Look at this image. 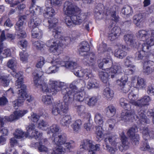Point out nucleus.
I'll list each match as a JSON object with an SVG mask.
<instances>
[{"label":"nucleus","instance_id":"f257e3e1","mask_svg":"<svg viewBox=\"0 0 154 154\" xmlns=\"http://www.w3.org/2000/svg\"><path fill=\"white\" fill-rule=\"evenodd\" d=\"M81 9L74 3L69 1H66L64 3L63 9V12L66 15L65 17V23L66 26L69 27L74 25H79L87 17L85 13H80Z\"/></svg>","mask_w":154,"mask_h":154},{"label":"nucleus","instance_id":"f03ea898","mask_svg":"<svg viewBox=\"0 0 154 154\" xmlns=\"http://www.w3.org/2000/svg\"><path fill=\"white\" fill-rule=\"evenodd\" d=\"M63 95V102H57L55 103L53 106L52 113L54 115L58 114L62 115L63 113H66L69 109V106L73 102V95H67L66 94Z\"/></svg>","mask_w":154,"mask_h":154},{"label":"nucleus","instance_id":"7ed1b4c3","mask_svg":"<svg viewBox=\"0 0 154 154\" xmlns=\"http://www.w3.org/2000/svg\"><path fill=\"white\" fill-rule=\"evenodd\" d=\"M84 89V87H82L80 89L78 88L72 83L70 84L69 88H64L62 90V94H66L67 95H73V100L80 101H82L84 100H86L87 97H84V94L82 92Z\"/></svg>","mask_w":154,"mask_h":154},{"label":"nucleus","instance_id":"20e7f679","mask_svg":"<svg viewBox=\"0 0 154 154\" xmlns=\"http://www.w3.org/2000/svg\"><path fill=\"white\" fill-rule=\"evenodd\" d=\"M28 112L27 110L15 111L14 114L9 116H5L0 117V132L3 136L7 135L8 131L6 128L4 127L5 123L8 122H11L14 120L17 119L22 117Z\"/></svg>","mask_w":154,"mask_h":154},{"label":"nucleus","instance_id":"39448f33","mask_svg":"<svg viewBox=\"0 0 154 154\" xmlns=\"http://www.w3.org/2000/svg\"><path fill=\"white\" fill-rule=\"evenodd\" d=\"M79 49L80 54L84 56L83 62L86 63L89 66H94L96 63L94 54L92 53H88L89 50V46L86 42H82L80 44Z\"/></svg>","mask_w":154,"mask_h":154},{"label":"nucleus","instance_id":"423d86ee","mask_svg":"<svg viewBox=\"0 0 154 154\" xmlns=\"http://www.w3.org/2000/svg\"><path fill=\"white\" fill-rule=\"evenodd\" d=\"M140 131L142 134L143 137L144 141L143 145L140 147V149L143 151H149L150 147L149 144L148 140L154 137V131L152 130H150L146 127L141 128Z\"/></svg>","mask_w":154,"mask_h":154},{"label":"nucleus","instance_id":"0eeeda50","mask_svg":"<svg viewBox=\"0 0 154 154\" xmlns=\"http://www.w3.org/2000/svg\"><path fill=\"white\" fill-rule=\"evenodd\" d=\"M128 97L131 103L135 106L141 107L147 105L148 103L150 100L149 97L145 96L140 100L136 101L135 100L138 98V96L137 94H134L133 91L129 93Z\"/></svg>","mask_w":154,"mask_h":154},{"label":"nucleus","instance_id":"6e6552de","mask_svg":"<svg viewBox=\"0 0 154 154\" xmlns=\"http://www.w3.org/2000/svg\"><path fill=\"white\" fill-rule=\"evenodd\" d=\"M60 41L54 38L48 40L46 43V45L50 48V50L55 55H59L62 51V48L59 44Z\"/></svg>","mask_w":154,"mask_h":154},{"label":"nucleus","instance_id":"1a4fd4ad","mask_svg":"<svg viewBox=\"0 0 154 154\" xmlns=\"http://www.w3.org/2000/svg\"><path fill=\"white\" fill-rule=\"evenodd\" d=\"M53 33L55 38H59L61 39L62 40L61 42L62 44L65 45H68L71 41H74L78 37V35L74 34H73L70 38L69 37H61V29L57 30L55 29H54L53 30Z\"/></svg>","mask_w":154,"mask_h":154},{"label":"nucleus","instance_id":"9d476101","mask_svg":"<svg viewBox=\"0 0 154 154\" xmlns=\"http://www.w3.org/2000/svg\"><path fill=\"white\" fill-rule=\"evenodd\" d=\"M74 74L79 77H83L86 80H88L89 78L93 77L92 71L89 69H86L82 70L79 66L72 71Z\"/></svg>","mask_w":154,"mask_h":154},{"label":"nucleus","instance_id":"9b49d317","mask_svg":"<svg viewBox=\"0 0 154 154\" xmlns=\"http://www.w3.org/2000/svg\"><path fill=\"white\" fill-rule=\"evenodd\" d=\"M11 73L13 77L18 79L15 83V87L16 88H20V90H26V86L23 84V78L22 77L23 75L22 72H17L15 69L13 70Z\"/></svg>","mask_w":154,"mask_h":154},{"label":"nucleus","instance_id":"f8f14e48","mask_svg":"<svg viewBox=\"0 0 154 154\" xmlns=\"http://www.w3.org/2000/svg\"><path fill=\"white\" fill-rule=\"evenodd\" d=\"M18 99L13 102V105L15 109H17L19 106H21L23 102L26 97V90H18Z\"/></svg>","mask_w":154,"mask_h":154},{"label":"nucleus","instance_id":"ddd939ff","mask_svg":"<svg viewBox=\"0 0 154 154\" xmlns=\"http://www.w3.org/2000/svg\"><path fill=\"white\" fill-rule=\"evenodd\" d=\"M100 145L96 144L94 145L92 140L87 139L84 140L81 142V144L80 146V149H83L85 150L93 149L97 150L99 149Z\"/></svg>","mask_w":154,"mask_h":154},{"label":"nucleus","instance_id":"4468645a","mask_svg":"<svg viewBox=\"0 0 154 154\" xmlns=\"http://www.w3.org/2000/svg\"><path fill=\"white\" fill-rule=\"evenodd\" d=\"M113 24L112 23L110 25L109 28L111 29V33L109 34L108 36V39L110 41H113L116 39L119 36L121 33V30L120 27L117 26H113Z\"/></svg>","mask_w":154,"mask_h":154},{"label":"nucleus","instance_id":"2eb2a0df","mask_svg":"<svg viewBox=\"0 0 154 154\" xmlns=\"http://www.w3.org/2000/svg\"><path fill=\"white\" fill-rule=\"evenodd\" d=\"M51 87L50 93L52 95L55 94L58 91H60L64 85V83L50 80L49 83Z\"/></svg>","mask_w":154,"mask_h":154},{"label":"nucleus","instance_id":"dca6fc26","mask_svg":"<svg viewBox=\"0 0 154 154\" xmlns=\"http://www.w3.org/2000/svg\"><path fill=\"white\" fill-rule=\"evenodd\" d=\"M134 118L136 120L138 119L139 122L143 124L149 123L150 120L146 118L143 110L140 109V111L138 110L137 112L134 111Z\"/></svg>","mask_w":154,"mask_h":154},{"label":"nucleus","instance_id":"f3484780","mask_svg":"<svg viewBox=\"0 0 154 154\" xmlns=\"http://www.w3.org/2000/svg\"><path fill=\"white\" fill-rule=\"evenodd\" d=\"M109 71V75L113 78L116 77L117 75L121 73L122 68L120 65L118 63H115L112 65L110 68L106 69Z\"/></svg>","mask_w":154,"mask_h":154},{"label":"nucleus","instance_id":"a211bd4d","mask_svg":"<svg viewBox=\"0 0 154 154\" xmlns=\"http://www.w3.org/2000/svg\"><path fill=\"white\" fill-rule=\"evenodd\" d=\"M52 142L54 144L63 145L66 142V137L64 134H61L57 137L55 134H53Z\"/></svg>","mask_w":154,"mask_h":154},{"label":"nucleus","instance_id":"6ab92c4d","mask_svg":"<svg viewBox=\"0 0 154 154\" xmlns=\"http://www.w3.org/2000/svg\"><path fill=\"white\" fill-rule=\"evenodd\" d=\"M57 63L60 64L61 66H65L66 68L70 69L72 72L79 66L76 62L73 61H69L65 63L60 61H54V63Z\"/></svg>","mask_w":154,"mask_h":154},{"label":"nucleus","instance_id":"aec40b11","mask_svg":"<svg viewBox=\"0 0 154 154\" xmlns=\"http://www.w3.org/2000/svg\"><path fill=\"white\" fill-rule=\"evenodd\" d=\"M127 77L126 76H123L121 78L120 80H118L117 82H120V88L121 89L122 91L124 93H126L128 92L130 90L131 87L128 85L126 84L125 83L127 81Z\"/></svg>","mask_w":154,"mask_h":154},{"label":"nucleus","instance_id":"412c9836","mask_svg":"<svg viewBox=\"0 0 154 154\" xmlns=\"http://www.w3.org/2000/svg\"><path fill=\"white\" fill-rule=\"evenodd\" d=\"M119 7L116 5H113L110 9L109 10H108L106 9V14H108V13L111 15V17H112V19L116 21H117L119 19V17L117 15V14L119 10Z\"/></svg>","mask_w":154,"mask_h":154},{"label":"nucleus","instance_id":"4be33fe9","mask_svg":"<svg viewBox=\"0 0 154 154\" xmlns=\"http://www.w3.org/2000/svg\"><path fill=\"white\" fill-rule=\"evenodd\" d=\"M124 38L125 42L129 44V45L131 47H136L137 45V42L133 35L130 34L125 35L124 36Z\"/></svg>","mask_w":154,"mask_h":154},{"label":"nucleus","instance_id":"5701e85b","mask_svg":"<svg viewBox=\"0 0 154 154\" xmlns=\"http://www.w3.org/2000/svg\"><path fill=\"white\" fill-rule=\"evenodd\" d=\"M133 60V58L132 57L128 56L124 61L125 66L128 67L130 68L128 69L129 71V73L130 74H133L136 70L135 66L131 63Z\"/></svg>","mask_w":154,"mask_h":154},{"label":"nucleus","instance_id":"b1692460","mask_svg":"<svg viewBox=\"0 0 154 154\" xmlns=\"http://www.w3.org/2000/svg\"><path fill=\"white\" fill-rule=\"evenodd\" d=\"M127 49V47L125 46L120 45L118 49L116 50L115 52V56L119 58L122 59L127 55V53L125 51Z\"/></svg>","mask_w":154,"mask_h":154},{"label":"nucleus","instance_id":"393cba45","mask_svg":"<svg viewBox=\"0 0 154 154\" xmlns=\"http://www.w3.org/2000/svg\"><path fill=\"white\" fill-rule=\"evenodd\" d=\"M116 141L117 136L116 135H110L104 139V144H108L109 142L113 147H116L117 146H119L118 143Z\"/></svg>","mask_w":154,"mask_h":154},{"label":"nucleus","instance_id":"a878e982","mask_svg":"<svg viewBox=\"0 0 154 154\" xmlns=\"http://www.w3.org/2000/svg\"><path fill=\"white\" fill-rule=\"evenodd\" d=\"M134 110L131 109L123 112L121 115L122 120L126 122L130 120L131 118H134Z\"/></svg>","mask_w":154,"mask_h":154},{"label":"nucleus","instance_id":"bb28decb","mask_svg":"<svg viewBox=\"0 0 154 154\" xmlns=\"http://www.w3.org/2000/svg\"><path fill=\"white\" fill-rule=\"evenodd\" d=\"M41 22V20L39 18L35 16L32 17L28 23V26L32 29H36Z\"/></svg>","mask_w":154,"mask_h":154},{"label":"nucleus","instance_id":"cd10ccee","mask_svg":"<svg viewBox=\"0 0 154 154\" xmlns=\"http://www.w3.org/2000/svg\"><path fill=\"white\" fill-rule=\"evenodd\" d=\"M147 66H144L143 72L147 75L149 74L154 71V62L149 61L145 63Z\"/></svg>","mask_w":154,"mask_h":154},{"label":"nucleus","instance_id":"c85d7f7f","mask_svg":"<svg viewBox=\"0 0 154 154\" xmlns=\"http://www.w3.org/2000/svg\"><path fill=\"white\" fill-rule=\"evenodd\" d=\"M57 20L56 18H52L50 20H48L47 19H45L43 21L44 24L46 26L48 25V27L49 28H53L52 30L54 29H55L57 30L60 29L57 28H55L56 25L57 23Z\"/></svg>","mask_w":154,"mask_h":154},{"label":"nucleus","instance_id":"c756f323","mask_svg":"<svg viewBox=\"0 0 154 154\" xmlns=\"http://www.w3.org/2000/svg\"><path fill=\"white\" fill-rule=\"evenodd\" d=\"M72 118L69 115H66L63 117L60 121L61 125L64 126L69 127L72 122Z\"/></svg>","mask_w":154,"mask_h":154},{"label":"nucleus","instance_id":"7c9ffc66","mask_svg":"<svg viewBox=\"0 0 154 154\" xmlns=\"http://www.w3.org/2000/svg\"><path fill=\"white\" fill-rule=\"evenodd\" d=\"M43 75V72L42 71L35 70L33 73L34 84L35 86H38V82H40L42 80L40 78Z\"/></svg>","mask_w":154,"mask_h":154},{"label":"nucleus","instance_id":"2f4dec72","mask_svg":"<svg viewBox=\"0 0 154 154\" xmlns=\"http://www.w3.org/2000/svg\"><path fill=\"white\" fill-rule=\"evenodd\" d=\"M98 51L100 53H105V54L109 55L110 53H112L111 48H107L106 44L102 43L100 44L98 48Z\"/></svg>","mask_w":154,"mask_h":154},{"label":"nucleus","instance_id":"473e14b6","mask_svg":"<svg viewBox=\"0 0 154 154\" xmlns=\"http://www.w3.org/2000/svg\"><path fill=\"white\" fill-rule=\"evenodd\" d=\"M113 94V91L109 87L106 88L103 92L104 97L109 100H110L112 99Z\"/></svg>","mask_w":154,"mask_h":154},{"label":"nucleus","instance_id":"72a5a7b5","mask_svg":"<svg viewBox=\"0 0 154 154\" xmlns=\"http://www.w3.org/2000/svg\"><path fill=\"white\" fill-rule=\"evenodd\" d=\"M30 13L36 15H39L42 13V10L41 7L36 5H31L29 7Z\"/></svg>","mask_w":154,"mask_h":154},{"label":"nucleus","instance_id":"f704fd0d","mask_svg":"<svg viewBox=\"0 0 154 154\" xmlns=\"http://www.w3.org/2000/svg\"><path fill=\"white\" fill-rule=\"evenodd\" d=\"M60 61L59 60H54L52 62L53 64L52 66L49 67L48 69L46 70V72L48 74H50L53 73H55L58 70L59 66H57L58 65H60L57 63H54V61Z\"/></svg>","mask_w":154,"mask_h":154},{"label":"nucleus","instance_id":"c9c22d12","mask_svg":"<svg viewBox=\"0 0 154 154\" xmlns=\"http://www.w3.org/2000/svg\"><path fill=\"white\" fill-rule=\"evenodd\" d=\"M137 37L142 38L145 41L148 40L149 38V30L147 31L144 30H139L137 33Z\"/></svg>","mask_w":154,"mask_h":154},{"label":"nucleus","instance_id":"e433bc0d","mask_svg":"<svg viewBox=\"0 0 154 154\" xmlns=\"http://www.w3.org/2000/svg\"><path fill=\"white\" fill-rule=\"evenodd\" d=\"M82 122L80 119H77L71 125V127L75 132L77 133L81 129Z\"/></svg>","mask_w":154,"mask_h":154},{"label":"nucleus","instance_id":"4c0bfd02","mask_svg":"<svg viewBox=\"0 0 154 154\" xmlns=\"http://www.w3.org/2000/svg\"><path fill=\"white\" fill-rule=\"evenodd\" d=\"M122 142L121 146L124 149H127L129 148V142L127 140V138L125 135L124 133L122 132L120 134Z\"/></svg>","mask_w":154,"mask_h":154},{"label":"nucleus","instance_id":"58836bf2","mask_svg":"<svg viewBox=\"0 0 154 154\" xmlns=\"http://www.w3.org/2000/svg\"><path fill=\"white\" fill-rule=\"evenodd\" d=\"M26 17L24 16L20 17L17 22L15 26V29L17 31H20L23 29V20L26 19Z\"/></svg>","mask_w":154,"mask_h":154},{"label":"nucleus","instance_id":"ea45409f","mask_svg":"<svg viewBox=\"0 0 154 154\" xmlns=\"http://www.w3.org/2000/svg\"><path fill=\"white\" fill-rule=\"evenodd\" d=\"M14 137L17 139H20L24 137H28L29 136L28 132L24 133L21 129H17L14 134Z\"/></svg>","mask_w":154,"mask_h":154},{"label":"nucleus","instance_id":"a19ab883","mask_svg":"<svg viewBox=\"0 0 154 154\" xmlns=\"http://www.w3.org/2000/svg\"><path fill=\"white\" fill-rule=\"evenodd\" d=\"M104 9V6L102 4H99L96 6L95 9L96 13L95 14V16L97 18L99 19H101V17H98V14H99V15H101V14H102L103 12Z\"/></svg>","mask_w":154,"mask_h":154},{"label":"nucleus","instance_id":"79ce46f5","mask_svg":"<svg viewBox=\"0 0 154 154\" xmlns=\"http://www.w3.org/2000/svg\"><path fill=\"white\" fill-rule=\"evenodd\" d=\"M33 146L37 147L38 150L40 152H47L48 151V148L43 144L42 141H40L39 143H35Z\"/></svg>","mask_w":154,"mask_h":154},{"label":"nucleus","instance_id":"37998d69","mask_svg":"<svg viewBox=\"0 0 154 154\" xmlns=\"http://www.w3.org/2000/svg\"><path fill=\"white\" fill-rule=\"evenodd\" d=\"M105 111L106 115L108 117H111L115 115L116 109L114 106L109 105L106 108Z\"/></svg>","mask_w":154,"mask_h":154},{"label":"nucleus","instance_id":"c03bdc74","mask_svg":"<svg viewBox=\"0 0 154 154\" xmlns=\"http://www.w3.org/2000/svg\"><path fill=\"white\" fill-rule=\"evenodd\" d=\"M57 146L54 149L51 154H62L65 153L66 149L63 145H55Z\"/></svg>","mask_w":154,"mask_h":154},{"label":"nucleus","instance_id":"a18cd8bd","mask_svg":"<svg viewBox=\"0 0 154 154\" xmlns=\"http://www.w3.org/2000/svg\"><path fill=\"white\" fill-rule=\"evenodd\" d=\"M143 14L142 13H139L135 15L133 17V22L137 26H138L143 20Z\"/></svg>","mask_w":154,"mask_h":154},{"label":"nucleus","instance_id":"49530a36","mask_svg":"<svg viewBox=\"0 0 154 154\" xmlns=\"http://www.w3.org/2000/svg\"><path fill=\"white\" fill-rule=\"evenodd\" d=\"M93 77L92 78H89L88 82L87 84V88L88 89H90L91 88L97 87L98 84L96 82V80L94 78V75L92 74Z\"/></svg>","mask_w":154,"mask_h":154},{"label":"nucleus","instance_id":"de8ad7c7","mask_svg":"<svg viewBox=\"0 0 154 154\" xmlns=\"http://www.w3.org/2000/svg\"><path fill=\"white\" fill-rule=\"evenodd\" d=\"M38 85L35 86L36 87L41 88L42 92H48L49 91V88H48V85L46 84L43 81H41L40 82H38Z\"/></svg>","mask_w":154,"mask_h":154},{"label":"nucleus","instance_id":"09e8293b","mask_svg":"<svg viewBox=\"0 0 154 154\" xmlns=\"http://www.w3.org/2000/svg\"><path fill=\"white\" fill-rule=\"evenodd\" d=\"M45 11L43 14L45 18H49V17H52L55 15V11L52 7L46 8Z\"/></svg>","mask_w":154,"mask_h":154},{"label":"nucleus","instance_id":"8fccbe9b","mask_svg":"<svg viewBox=\"0 0 154 154\" xmlns=\"http://www.w3.org/2000/svg\"><path fill=\"white\" fill-rule=\"evenodd\" d=\"M42 32L38 28L32 30V36L33 38L39 39L42 37Z\"/></svg>","mask_w":154,"mask_h":154},{"label":"nucleus","instance_id":"3c124183","mask_svg":"<svg viewBox=\"0 0 154 154\" xmlns=\"http://www.w3.org/2000/svg\"><path fill=\"white\" fill-rule=\"evenodd\" d=\"M99 75L100 78L104 83H106L108 79L109 75V72H105L101 71L99 72Z\"/></svg>","mask_w":154,"mask_h":154},{"label":"nucleus","instance_id":"603ef678","mask_svg":"<svg viewBox=\"0 0 154 154\" xmlns=\"http://www.w3.org/2000/svg\"><path fill=\"white\" fill-rule=\"evenodd\" d=\"M122 12L124 14L126 15L127 17H129L132 14V8L129 6H126L122 9Z\"/></svg>","mask_w":154,"mask_h":154},{"label":"nucleus","instance_id":"864d4df0","mask_svg":"<svg viewBox=\"0 0 154 154\" xmlns=\"http://www.w3.org/2000/svg\"><path fill=\"white\" fill-rule=\"evenodd\" d=\"M146 83L145 80L140 77L137 78L136 87L138 88H145L146 86Z\"/></svg>","mask_w":154,"mask_h":154},{"label":"nucleus","instance_id":"5fc2aeb1","mask_svg":"<svg viewBox=\"0 0 154 154\" xmlns=\"http://www.w3.org/2000/svg\"><path fill=\"white\" fill-rule=\"evenodd\" d=\"M103 149L106 150L108 152L111 153H114L117 150V146L116 147L110 146L108 144H103Z\"/></svg>","mask_w":154,"mask_h":154},{"label":"nucleus","instance_id":"6e6d98bb","mask_svg":"<svg viewBox=\"0 0 154 154\" xmlns=\"http://www.w3.org/2000/svg\"><path fill=\"white\" fill-rule=\"evenodd\" d=\"M94 120L96 123L99 125H102L103 123V117L100 113H97L95 116Z\"/></svg>","mask_w":154,"mask_h":154},{"label":"nucleus","instance_id":"4d7b16f0","mask_svg":"<svg viewBox=\"0 0 154 154\" xmlns=\"http://www.w3.org/2000/svg\"><path fill=\"white\" fill-rule=\"evenodd\" d=\"M147 41L149 44L152 45H154V30H149V38Z\"/></svg>","mask_w":154,"mask_h":154},{"label":"nucleus","instance_id":"13d9d810","mask_svg":"<svg viewBox=\"0 0 154 154\" xmlns=\"http://www.w3.org/2000/svg\"><path fill=\"white\" fill-rule=\"evenodd\" d=\"M52 99L50 96L44 95L42 97V101L45 104L49 105L52 103Z\"/></svg>","mask_w":154,"mask_h":154},{"label":"nucleus","instance_id":"bf43d9fd","mask_svg":"<svg viewBox=\"0 0 154 154\" xmlns=\"http://www.w3.org/2000/svg\"><path fill=\"white\" fill-rule=\"evenodd\" d=\"M98 98L97 96H93L90 98L88 101L87 104L90 106H93L97 102Z\"/></svg>","mask_w":154,"mask_h":154},{"label":"nucleus","instance_id":"052dcab7","mask_svg":"<svg viewBox=\"0 0 154 154\" xmlns=\"http://www.w3.org/2000/svg\"><path fill=\"white\" fill-rule=\"evenodd\" d=\"M7 66L10 68L12 71L15 69L16 67V62L14 59H12L9 60L7 63Z\"/></svg>","mask_w":154,"mask_h":154},{"label":"nucleus","instance_id":"680f3d73","mask_svg":"<svg viewBox=\"0 0 154 154\" xmlns=\"http://www.w3.org/2000/svg\"><path fill=\"white\" fill-rule=\"evenodd\" d=\"M65 143L63 146H64L67 149H73L75 146V143L72 140H70L68 142H66Z\"/></svg>","mask_w":154,"mask_h":154},{"label":"nucleus","instance_id":"e2e57ef3","mask_svg":"<svg viewBox=\"0 0 154 154\" xmlns=\"http://www.w3.org/2000/svg\"><path fill=\"white\" fill-rule=\"evenodd\" d=\"M33 47L37 49H41L43 47V43L40 41L32 42Z\"/></svg>","mask_w":154,"mask_h":154},{"label":"nucleus","instance_id":"0e129e2a","mask_svg":"<svg viewBox=\"0 0 154 154\" xmlns=\"http://www.w3.org/2000/svg\"><path fill=\"white\" fill-rule=\"evenodd\" d=\"M19 55L21 60L24 61L26 60L29 55L25 51H23L20 52Z\"/></svg>","mask_w":154,"mask_h":154},{"label":"nucleus","instance_id":"69168bd1","mask_svg":"<svg viewBox=\"0 0 154 154\" xmlns=\"http://www.w3.org/2000/svg\"><path fill=\"white\" fill-rule=\"evenodd\" d=\"M42 136V133L38 132L36 130L32 131L31 133V137H34L35 139L38 140L40 139Z\"/></svg>","mask_w":154,"mask_h":154},{"label":"nucleus","instance_id":"338daca9","mask_svg":"<svg viewBox=\"0 0 154 154\" xmlns=\"http://www.w3.org/2000/svg\"><path fill=\"white\" fill-rule=\"evenodd\" d=\"M76 109L77 112L80 115H82L86 113L85 112V107L84 106L81 105L77 106Z\"/></svg>","mask_w":154,"mask_h":154},{"label":"nucleus","instance_id":"774afa93","mask_svg":"<svg viewBox=\"0 0 154 154\" xmlns=\"http://www.w3.org/2000/svg\"><path fill=\"white\" fill-rule=\"evenodd\" d=\"M148 41V40L145 41L146 43L143 44L142 45V51H143L144 53L145 52H147L149 51L150 47L153 45L150 44H149L147 42Z\"/></svg>","mask_w":154,"mask_h":154}]
</instances>
